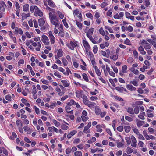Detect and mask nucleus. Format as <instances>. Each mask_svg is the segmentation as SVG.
Returning <instances> with one entry per match:
<instances>
[{"instance_id":"1","label":"nucleus","mask_w":156,"mask_h":156,"mask_svg":"<svg viewBox=\"0 0 156 156\" xmlns=\"http://www.w3.org/2000/svg\"><path fill=\"white\" fill-rule=\"evenodd\" d=\"M53 12H50L49 13V16L50 21L52 20H55L57 22L59 21V19L57 16L53 14Z\"/></svg>"},{"instance_id":"2","label":"nucleus","mask_w":156,"mask_h":156,"mask_svg":"<svg viewBox=\"0 0 156 156\" xmlns=\"http://www.w3.org/2000/svg\"><path fill=\"white\" fill-rule=\"evenodd\" d=\"M75 93L76 97L80 99L82 98L83 95V91L81 90H77Z\"/></svg>"},{"instance_id":"3","label":"nucleus","mask_w":156,"mask_h":156,"mask_svg":"<svg viewBox=\"0 0 156 156\" xmlns=\"http://www.w3.org/2000/svg\"><path fill=\"white\" fill-rule=\"evenodd\" d=\"M41 41L44 43L45 45H48L49 44V40L48 37L45 35H43L42 36Z\"/></svg>"},{"instance_id":"4","label":"nucleus","mask_w":156,"mask_h":156,"mask_svg":"<svg viewBox=\"0 0 156 156\" xmlns=\"http://www.w3.org/2000/svg\"><path fill=\"white\" fill-rule=\"evenodd\" d=\"M48 34L51 43L52 44H54L55 42V37L53 34L52 32L51 31H49L48 32Z\"/></svg>"},{"instance_id":"5","label":"nucleus","mask_w":156,"mask_h":156,"mask_svg":"<svg viewBox=\"0 0 156 156\" xmlns=\"http://www.w3.org/2000/svg\"><path fill=\"white\" fill-rule=\"evenodd\" d=\"M131 139L132 142L131 146L133 147H136L137 146V141L136 138L133 136L132 135L131 137Z\"/></svg>"},{"instance_id":"6","label":"nucleus","mask_w":156,"mask_h":156,"mask_svg":"<svg viewBox=\"0 0 156 156\" xmlns=\"http://www.w3.org/2000/svg\"><path fill=\"white\" fill-rule=\"evenodd\" d=\"M83 45L87 51L90 48V47L88 42L85 40H83Z\"/></svg>"},{"instance_id":"7","label":"nucleus","mask_w":156,"mask_h":156,"mask_svg":"<svg viewBox=\"0 0 156 156\" xmlns=\"http://www.w3.org/2000/svg\"><path fill=\"white\" fill-rule=\"evenodd\" d=\"M63 52L61 49L58 50L57 52V55L55 56V58L56 59H57L58 58L62 56L63 55Z\"/></svg>"},{"instance_id":"8","label":"nucleus","mask_w":156,"mask_h":156,"mask_svg":"<svg viewBox=\"0 0 156 156\" xmlns=\"http://www.w3.org/2000/svg\"><path fill=\"white\" fill-rule=\"evenodd\" d=\"M94 30L93 28H90L88 30L86 34L88 38H91V37L92 36V35L93 34Z\"/></svg>"},{"instance_id":"9","label":"nucleus","mask_w":156,"mask_h":156,"mask_svg":"<svg viewBox=\"0 0 156 156\" xmlns=\"http://www.w3.org/2000/svg\"><path fill=\"white\" fill-rule=\"evenodd\" d=\"M6 5L5 3L3 1H1L0 5V11L4 12L5 9L4 6Z\"/></svg>"},{"instance_id":"10","label":"nucleus","mask_w":156,"mask_h":156,"mask_svg":"<svg viewBox=\"0 0 156 156\" xmlns=\"http://www.w3.org/2000/svg\"><path fill=\"white\" fill-rule=\"evenodd\" d=\"M68 47L71 50H73L75 47L76 45L74 43L70 41V43L68 44Z\"/></svg>"},{"instance_id":"11","label":"nucleus","mask_w":156,"mask_h":156,"mask_svg":"<svg viewBox=\"0 0 156 156\" xmlns=\"http://www.w3.org/2000/svg\"><path fill=\"white\" fill-rule=\"evenodd\" d=\"M34 14L36 16H37V15H36V14H37L40 17L42 16L43 15V12L39 10L38 7L37 8V10H36L35 11Z\"/></svg>"},{"instance_id":"12","label":"nucleus","mask_w":156,"mask_h":156,"mask_svg":"<svg viewBox=\"0 0 156 156\" xmlns=\"http://www.w3.org/2000/svg\"><path fill=\"white\" fill-rule=\"evenodd\" d=\"M71 109V107L69 106H66L65 108V109L67 112L73 114V110H70Z\"/></svg>"},{"instance_id":"13","label":"nucleus","mask_w":156,"mask_h":156,"mask_svg":"<svg viewBox=\"0 0 156 156\" xmlns=\"http://www.w3.org/2000/svg\"><path fill=\"white\" fill-rule=\"evenodd\" d=\"M94 68L97 75L98 76H100L101 75V73L98 67L97 66H94Z\"/></svg>"},{"instance_id":"14","label":"nucleus","mask_w":156,"mask_h":156,"mask_svg":"<svg viewBox=\"0 0 156 156\" xmlns=\"http://www.w3.org/2000/svg\"><path fill=\"white\" fill-rule=\"evenodd\" d=\"M39 25L40 26H42L45 23V21L43 18H41L38 20Z\"/></svg>"},{"instance_id":"15","label":"nucleus","mask_w":156,"mask_h":156,"mask_svg":"<svg viewBox=\"0 0 156 156\" xmlns=\"http://www.w3.org/2000/svg\"><path fill=\"white\" fill-rule=\"evenodd\" d=\"M126 88L130 91H134L136 88L132 85H127L126 86Z\"/></svg>"},{"instance_id":"16","label":"nucleus","mask_w":156,"mask_h":156,"mask_svg":"<svg viewBox=\"0 0 156 156\" xmlns=\"http://www.w3.org/2000/svg\"><path fill=\"white\" fill-rule=\"evenodd\" d=\"M30 16V13L26 14L23 13L22 14V20L23 21L24 20L26 19L27 17Z\"/></svg>"},{"instance_id":"17","label":"nucleus","mask_w":156,"mask_h":156,"mask_svg":"<svg viewBox=\"0 0 156 156\" xmlns=\"http://www.w3.org/2000/svg\"><path fill=\"white\" fill-rule=\"evenodd\" d=\"M87 105L90 108H92L96 105V103L94 102H90L89 101Z\"/></svg>"},{"instance_id":"18","label":"nucleus","mask_w":156,"mask_h":156,"mask_svg":"<svg viewBox=\"0 0 156 156\" xmlns=\"http://www.w3.org/2000/svg\"><path fill=\"white\" fill-rule=\"evenodd\" d=\"M51 23L53 25L55 26L56 27H58L59 23H58V22H57L55 20H52L50 21Z\"/></svg>"},{"instance_id":"19","label":"nucleus","mask_w":156,"mask_h":156,"mask_svg":"<svg viewBox=\"0 0 156 156\" xmlns=\"http://www.w3.org/2000/svg\"><path fill=\"white\" fill-rule=\"evenodd\" d=\"M51 23L53 25L55 26L56 27H58L59 23H58V22H57L55 20H52L50 21Z\"/></svg>"},{"instance_id":"20","label":"nucleus","mask_w":156,"mask_h":156,"mask_svg":"<svg viewBox=\"0 0 156 156\" xmlns=\"http://www.w3.org/2000/svg\"><path fill=\"white\" fill-rule=\"evenodd\" d=\"M82 98L83 99V103L87 105V103H88V101H89V100H88L87 97L86 96L83 95Z\"/></svg>"},{"instance_id":"21","label":"nucleus","mask_w":156,"mask_h":156,"mask_svg":"<svg viewBox=\"0 0 156 156\" xmlns=\"http://www.w3.org/2000/svg\"><path fill=\"white\" fill-rule=\"evenodd\" d=\"M37 8L38 7L36 6H31L30 7V10L31 12H34V10L35 11L37 10Z\"/></svg>"},{"instance_id":"22","label":"nucleus","mask_w":156,"mask_h":156,"mask_svg":"<svg viewBox=\"0 0 156 156\" xmlns=\"http://www.w3.org/2000/svg\"><path fill=\"white\" fill-rule=\"evenodd\" d=\"M47 2L48 5L51 7L54 8L55 6L54 3L51 0H48Z\"/></svg>"},{"instance_id":"23","label":"nucleus","mask_w":156,"mask_h":156,"mask_svg":"<svg viewBox=\"0 0 156 156\" xmlns=\"http://www.w3.org/2000/svg\"><path fill=\"white\" fill-rule=\"evenodd\" d=\"M95 113L97 115H99L101 112V110L98 107H96L95 109Z\"/></svg>"},{"instance_id":"24","label":"nucleus","mask_w":156,"mask_h":156,"mask_svg":"<svg viewBox=\"0 0 156 156\" xmlns=\"http://www.w3.org/2000/svg\"><path fill=\"white\" fill-rule=\"evenodd\" d=\"M29 5L28 4H26L24 5L23 7V10L27 12L29 10Z\"/></svg>"},{"instance_id":"25","label":"nucleus","mask_w":156,"mask_h":156,"mask_svg":"<svg viewBox=\"0 0 156 156\" xmlns=\"http://www.w3.org/2000/svg\"><path fill=\"white\" fill-rule=\"evenodd\" d=\"M62 83L63 84L64 86L66 87H67L69 86V84L67 81L65 80H62Z\"/></svg>"},{"instance_id":"26","label":"nucleus","mask_w":156,"mask_h":156,"mask_svg":"<svg viewBox=\"0 0 156 156\" xmlns=\"http://www.w3.org/2000/svg\"><path fill=\"white\" fill-rule=\"evenodd\" d=\"M52 121H53V123H54L55 126L56 127H58L60 126V123L59 122L57 121L56 120H55L54 119H53Z\"/></svg>"},{"instance_id":"27","label":"nucleus","mask_w":156,"mask_h":156,"mask_svg":"<svg viewBox=\"0 0 156 156\" xmlns=\"http://www.w3.org/2000/svg\"><path fill=\"white\" fill-rule=\"evenodd\" d=\"M143 46L146 49H149L151 48L150 44L148 43H146Z\"/></svg>"},{"instance_id":"28","label":"nucleus","mask_w":156,"mask_h":156,"mask_svg":"<svg viewBox=\"0 0 156 156\" xmlns=\"http://www.w3.org/2000/svg\"><path fill=\"white\" fill-rule=\"evenodd\" d=\"M127 112L131 114H134V110L131 107H129L127 109Z\"/></svg>"},{"instance_id":"29","label":"nucleus","mask_w":156,"mask_h":156,"mask_svg":"<svg viewBox=\"0 0 156 156\" xmlns=\"http://www.w3.org/2000/svg\"><path fill=\"white\" fill-rule=\"evenodd\" d=\"M145 122L144 121H139L137 123V125L138 127H140Z\"/></svg>"},{"instance_id":"30","label":"nucleus","mask_w":156,"mask_h":156,"mask_svg":"<svg viewBox=\"0 0 156 156\" xmlns=\"http://www.w3.org/2000/svg\"><path fill=\"white\" fill-rule=\"evenodd\" d=\"M124 129L126 133L129 132L131 130V127L129 126H124Z\"/></svg>"},{"instance_id":"31","label":"nucleus","mask_w":156,"mask_h":156,"mask_svg":"<svg viewBox=\"0 0 156 156\" xmlns=\"http://www.w3.org/2000/svg\"><path fill=\"white\" fill-rule=\"evenodd\" d=\"M61 128L62 129L64 130H67L69 129V127L64 124H62Z\"/></svg>"},{"instance_id":"32","label":"nucleus","mask_w":156,"mask_h":156,"mask_svg":"<svg viewBox=\"0 0 156 156\" xmlns=\"http://www.w3.org/2000/svg\"><path fill=\"white\" fill-rule=\"evenodd\" d=\"M16 124L18 127H22V124L21 121L20 120H17L16 121Z\"/></svg>"},{"instance_id":"33","label":"nucleus","mask_w":156,"mask_h":156,"mask_svg":"<svg viewBox=\"0 0 156 156\" xmlns=\"http://www.w3.org/2000/svg\"><path fill=\"white\" fill-rule=\"evenodd\" d=\"M126 151L128 154H129L133 151V150L130 148H129V147H128L126 150Z\"/></svg>"},{"instance_id":"34","label":"nucleus","mask_w":156,"mask_h":156,"mask_svg":"<svg viewBox=\"0 0 156 156\" xmlns=\"http://www.w3.org/2000/svg\"><path fill=\"white\" fill-rule=\"evenodd\" d=\"M118 55H114L112 56H110V58L112 59H113L114 61L116 60H117L118 58Z\"/></svg>"},{"instance_id":"35","label":"nucleus","mask_w":156,"mask_h":156,"mask_svg":"<svg viewBox=\"0 0 156 156\" xmlns=\"http://www.w3.org/2000/svg\"><path fill=\"white\" fill-rule=\"evenodd\" d=\"M74 155L75 156H82V154L80 151H76L74 153Z\"/></svg>"},{"instance_id":"36","label":"nucleus","mask_w":156,"mask_h":156,"mask_svg":"<svg viewBox=\"0 0 156 156\" xmlns=\"http://www.w3.org/2000/svg\"><path fill=\"white\" fill-rule=\"evenodd\" d=\"M130 139H131V138L128 136L126 137L125 138V140H126V142L127 143V144L128 145L130 144L131 143Z\"/></svg>"},{"instance_id":"37","label":"nucleus","mask_w":156,"mask_h":156,"mask_svg":"<svg viewBox=\"0 0 156 156\" xmlns=\"http://www.w3.org/2000/svg\"><path fill=\"white\" fill-rule=\"evenodd\" d=\"M86 16L89 18H90L91 20H93V17L92 15L90 13L86 14Z\"/></svg>"},{"instance_id":"38","label":"nucleus","mask_w":156,"mask_h":156,"mask_svg":"<svg viewBox=\"0 0 156 156\" xmlns=\"http://www.w3.org/2000/svg\"><path fill=\"white\" fill-rule=\"evenodd\" d=\"M84 79L87 82H88L89 80L87 78V76L86 73H83L82 75Z\"/></svg>"},{"instance_id":"39","label":"nucleus","mask_w":156,"mask_h":156,"mask_svg":"<svg viewBox=\"0 0 156 156\" xmlns=\"http://www.w3.org/2000/svg\"><path fill=\"white\" fill-rule=\"evenodd\" d=\"M46 9L47 10L50 11H52V12L54 13L55 12V9L52 8H50L47 6V5H46Z\"/></svg>"},{"instance_id":"40","label":"nucleus","mask_w":156,"mask_h":156,"mask_svg":"<svg viewBox=\"0 0 156 156\" xmlns=\"http://www.w3.org/2000/svg\"><path fill=\"white\" fill-rule=\"evenodd\" d=\"M134 113L136 114H138L139 112V107L138 106L135 107L134 109Z\"/></svg>"},{"instance_id":"41","label":"nucleus","mask_w":156,"mask_h":156,"mask_svg":"<svg viewBox=\"0 0 156 156\" xmlns=\"http://www.w3.org/2000/svg\"><path fill=\"white\" fill-rule=\"evenodd\" d=\"M116 88L118 91L120 92H122L124 89V88L123 87H117Z\"/></svg>"},{"instance_id":"42","label":"nucleus","mask_w":156,"mask_h":156,"mask_svg":"<svg viewBox=\"0 0 156 156\" xmlns=\"http://www.w3.org/2000/svg\"><path fill=\"white\" fill-rule=\"evenodd\" d=\"M126 120L129 121L131 122L133 120V119L129 116H126L125 117Z\"/></svg>"},{"instance_id":"43","label":"nucleus","mask_w":156,"mask_h":156,"mask_svg":"<svg viewBox=\"0 0 156 156\" xmlns=\"http://www.w3.org/2000/svg\"><path fill=\"white\" fill-rule=\"evenodd\" d=\"M62 60L64 66H66L68 63V62L66 59L63 58L62 59Z\"/></svg>"},{"instance_id":"44","label":"nucleus","mask_w":156,"mask_h":156,"mask_svg":"<svg viewBox=\"0 0 156 156\" xmlns=\"http://www.w3.org/2000/svg\"><path fill=\"white\" fill-rule=\"evenodd\" d=\"M98 47L97 45H94L93 48V52L95 54H96L98 51Z\"/></svg>"},{"instance_id":"45","label":"nucleus","mask_w":156,"mask_h":156,"mask_svg":"<svg viewBox=\"0 0 156 156\" xmlns=\"http://www.w3.org/2000/svg\"><path fill=\"white\" fill-rule=\"evenodd\" d=\"M76 24L80 29H82V25L81 23L77 21L76 22Z\"/></svg>"},{"instance_id":"46","label":"nucleus","mask_w":156,"mask_h":156,"mask_svg":"<svg viewBox=\"0 0 156 156\" xmlns=\"http://www.w3.org/2000/svg\"><path fill=\"white\" fill-rule=\"evenodd\" d=\"M124 144V143L122 142H120L118 143L117 144V147L118 148H120L122 147Z\"/></svg>"},{"instance_id":"47","label":"nucleus","mask_w":156,"mask_h":156,"mask_svg":"<svg viewBox=\"0 0 156 156\" xmlns=\"http://www.w3.org/2000/svg\"><path fill=\"white\" fill-rule=\"evenodd\" d=\"M127 69V66L126 65H124L122 66V72L124 73H126V71Z\"/></svg>"},{"instance_id":"48","label":"nucleus","mask_w":156,"mask_h":156,"mask_svg":"<svg viewBox=\"0 0 156 156\" xmlns=\"http://www.w3.org/2000/svg\"><path fill=\"white\" fill-rule=\"evenodd\" d=\"M62 21L64 24V25L65 27L66 28H68L69 27L68 25L66 22V19H64L62 20Z\"/></svg>"},{"instance_id":"49","label":"nucleus","mask_w":156,"mask_h":156,"mask_svg":"<svg viewBox=\"0 0 156 156\" xmlns=\"http://www.w3.org/2000/svg\"><path fill=\"white\" fill-rule=\"evenodd\" d=\"M100 33L102 35L104 36L105 35V32L104 31L102 28H101L99 30Z\"/></svg>"},{"instance_id":"50","label":"nucleus","mask_w":156,"mask_h":156,"mask_svg":"<svg viewBox=\"0 0 156 156\" xmlns=\"http://www.w3.org/2000/svg\"><path fill=\"white\" fill-rule=\"evenodd\" d=\"M124 44L127 45H130L131 43L130 40L127 38H126L124 41Z\"/></svg>"},{"instance_id":"51","label":"nucleus","mask_w":156,"mask_h":156,"mask_svg":"<svg viewBox=\"0 0 156 156\" xmlns=\"http://www.w3.org/2000/svg\"><path fill=\"white\" fill-rule=\"evenodd\" d=\"M123 129V126H120L117 128V130L119 132H122Z\"/></svg>"},{"instance_id":"52","label":"nucleus","mask_w":156,"mask_h":156,"mask_svg":"<svg viewBox=\"0 0 156 156\" xmlns=\"http://www.w3.org/2000/svg\"><path fill=\"white\" fill-rule=\"evenodd\" d=\"M91 126V122H89L88 124L84 127V129H88Z\"/></svg>"},{"instance_id":"53","label":"nucleus","mask_w":156,"mask_h":156,"mask_svg":"<svg viewBox=\"0 0 156 156\" xmlns=\"http://www.w3.org/2000/svg\"><path fill=\"white\" fill-rule=\"evenodd\" d=\"M81 118L83 122H86L88 119V117H86L85 116L83 115L82 116H81Z\"/></svg>"},{"instance_id":"54","label":"nucleus","mask_w":156,"mask_h":156,"mask_svg":"<svg viewBox=\"0 0 156 156\" xmlns=\"http://www.w3.org/2000/svg\"><path fill=\"white\" fill-rule=\"evenodd\" d=\"M23 27L25 29H28L29 28V26L27 24V23L26 22H23Z\"/></svg>"},{"instance_id":"55","label":"nucleus","mask_w":156,"mask_h":156,"mask_svg":"<svg viewBox=\"0 0 156 156\" xmlns=\"http://www.w3.org/2000/svg\"><path fill=\"white\" fill-rule=\"evenodd\" d=\"M130 83H132L133 85L135 86H137L138 85L137 82L136 81H131L130 82Z\"/></svg>"},{"instance_id":"56","label":"nucleus","mask_w":156,"mask_h":156,"mask_svg":"<svg viewBox=\"0 0 156 156\" xmlns=\"http://www.w3.org/2000/svg\"><path fill=\"white\" fill-rule=\"evenodd\" d=\"M65 33L62 31L61 30L58 33V35L63 37L64 36Z\"/></svg>"},{"instance_id":"57","label":"nucleus","mask_w":156,"mask_h":156,"mask_svg":"<svg viewBox=\"0 0 156 156\" xmlns=\"http://www.w3.org/2000/svg\"><path fill=\"white\" fill-rule=\"evenodd\" d=\"M34 108L36 113L37 114H39L40 113V111L39 108L35 106H34Z\"/></svg>"},{"instance_id":"58","label":"nucleus","mask_w":156,"mask_h":156,"mask_svg":"<svg viewBox=\"0 0 156 156\" xmlns=\"http://www.w3.org/2000/svg\"><path fill=\"white\" fill-rule=\"evenodd\" d=\"M91 41V42L94 44H95L97 43V42L95 40L94 38H93L92 36L91 37V38H88Z\"/></svg>"},{"instance_id":"59","label":"nucleus","mask_w":156,"mask_h":156,"mask_svg":"<svg viewBox=\"0 0 156 156\" xmlns=\"http://www.w3.org/2000/svg\"><path fill=\"white\" fill-rule=\"evenodd\" d=\"M127 61L128 62L131 63L133 62V59L132 58L130 57L128 58Z\"/></svg>"},{"instance_id":"60","label":"nucleus","mask_w":156,"mask_h":156,"mask_svg":"<svg viewBox=\"0 0 156 156\" xmlns=\"http://www.w3.org/2000/svg\"><path fill=\"white\" fill-rule=\"evenodd\" d=\"M126 28H127V30L130 32H131L133 31V28L131 26H129L128 27H126Z\"/></svg>"},{"instance_id":"61","label":"nucleus","mask_w":156,"mask_h":156,"mask_svg":"<svg viewBox=\"0 0 156 156\" xmlns=\"http://www.w3.org/2000/svg\"><path fill=\"white\" fill-rule=\"evenodd\" d=\"M115 98L117 100H118V101H123V99L122 98H121L120 97L117 96H115Z\"/></svg>"},{"instance_id":"62","label":"nucleus","mask_w":156,"mask_h":156,"mask_svg":"<svg viewBox=\"0 0 156 156\" xmlns=\"http://www.w3.org/2000/svg\"><path fill=\"white\" fill-rule=\"evenodd\" d=\"M5 98L6 100L10 101H11V96L10 95H7L6 96Z\"/></svg>"},{"instance_id":"63","label":"nucleus","mask_w":156,"mask_h":156,"mask_svg":"<svg viewBox=\"0 0 156 156\" xmlns=\"http://www.w3.org/2000/svg\"><path fill=\"white\" fill-rule=\"evenodd\" d=\"M122 151L121 150H119L116 153V154L117 156H120L122 154Z\"/></svg>"},{"instance_id":"64","label":"nucleus","mask_w":156,"mask_h":156,"mask_svg":"<svg viewBox=\"0 0 156 156\" xmlns=\"http://www.w3.org/2000/svg\"><path fill=\"white\" fill-rule=\"evenodd\" d=\"M133 53L134 56L135 58H137L138 56V53L137 52L136 50H134L133 51Z\"/></svg>"}]
</instances>
